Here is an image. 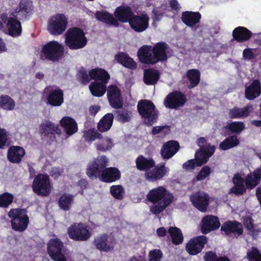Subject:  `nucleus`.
<instances>
[{"instance_id":"f257e3e1","label":"nucleus","mask_w":261,"mask_h":261,"mask_svg":"<svg viewBox=\"0 0 261 261\" xmlns=\"http://www.w3.org/2000/svg\"><path fill=\"white\" fill-rule=\"evenodd\" d=\"M168 44L165 42L155 43L153 46L143 45L138 50V57L141 63L154 65L158 62H163L168 59L167 50Z\"/></svg>"},{"instance_id":"f03ea898","label":"nucleus","mask_w":261,"mask_h":261,"mask_svg":"<svg viewBox=\"0 0 261 261\" xmlns=\"http://www.w3.org/2000/svg\"><path fill=\"white\" fill-rule=\"evenodd\" d=\"M146 198L153 204L150 206V212L158 215L163 212L172 203L173 196L165 187L159 186L150 190L146 195Z\"/></svg>"},{"instance_id":"7ed1b4c3","label":"nucleus","mask_w":261,"mask_h":261,"mask_svg":"<svg viewBox=\"0 0 261 261\" xmlns=\"http://www.w3.org/2000/svg\"><path fill=\"white\" fill-rule=\"evenodd\" d=\"M64 53L63 45L57 41H50L42 46L39 59L44 62L58 63L64 57Z\"/></svg>"},{"instance_id":"20e7f679","label":"nucleus","mask_w":261,"mask_h":261,"mask_svg":"<svg viewBox=\"0 0 261 261\" xmlns=\"http://www.w3.org/2000/svg\"><path fill=\"white\" fill-rule=\"evenodd\" d=\"M65 36V45L71 50L82 49L88 42L84 31L78 27L69 28Z\"/></svg>"},{"instance_id":"39448f33","label":"nucleus","mask_w":261,"mask_h":261,"mask_svg":"<svg viewBox=\"0 0 261 261\" xmlns=\"http://www.w3.org/2000/svg\"><path fill=\"white\" fill-rule=\"evenodd\" d=\"M139 114L144 119L143 122L147 126H150L156 121L158 111L154 103L149 100H140L137 105Z\"/></svg>"},{"instance_id":"423d86ee","label":"nucleus","mask_w":261,"mask_h":261,"mask_svg":"<svg viewBox=\"0 0 261 261\" xmlns=\"http://www.w3.org/2000/svg\"><path fill=\"white\" fill-rule=\"evenodd\" d=\"M11 219L12 228L16 231L23 232L27 229L29 224V217L24 208H11L8 213Z\"/></svg>"},{"instance_id":"0eeeda50","label":"nucleus","mask_w":261,"mask_h":261,"mask_svg":"<svg viewBox=\"0 0 261 261\" xmlns=\"http://www.w3.org/2000/svg\"><path fill=\"white\" fill-rule=\"evenodd\" d=\"M109 165V159L105 155H100L90 162L87 167L86 173L91 179H100L101 175Z\"/></svg>"},{"instance_id":"6e6552de","label":"nucleus","mask_w":261,"mask_h":261,"mask_svg":"<svg viewBox=\"0 0 261 261\" xmlns=\"http://www.w3.org/2000/svg\"><path fill=\"white\" fill-rule=\"evenodd\" d=\"M32 188L34 193L41 197H47L51 193L52 185L48 175L38 174L34 178Z\"/></svg>"},{"instance_id":"1a4fd4ad","label":"nucleus","mask_w":261,"mask_h":261,"mask_svg":"<svg viewBox=\"0 0 261 261\" xmlns=\"http://www.w3.org/2000/svg\"><path fill=\"white\" fill-rule=\"evenodd\" d=\"M68 24V18L64 14L57 13L49 18L47 30L53 35H60L64 32Z\"/></svg>"},{"instance_id":"9d476101","label":"nucleus","mask_w":261,"mask_h":261,"mask_svg":"<svg viewBox=\"0 0 261 261\" xmlns=\"http://www.w3.org/2000/svg\"><path fill=\"white\" fill-rule=\"evenodd\" d=\"M67 232L69 238L75 241H86L91 236L87 226L82 223H73L68 228Z\"/></svg>"},{"instance_id":"9b49d317","label":"nucleus","mask_w":261,"mask_h":261,"mask_svg":"<svg viewBox=\"0 0 261 261\" xmlns=\"http://www.w3.org/2000/svg\"><path fill=\"white\" fill-rule=\"evenodd\" d=\"M63 244L58 239H53L47 243V251L52 260L54 261H67L62 250Z\"/></svg>"},{"instance_id":"f8f14e48","label":"nucleus","mask_w":261,"mask_h":261,"mask_svg":"<svg viewBox=\"0 0 261 261\" xmlns=\"http://www.w3.org/2000/svg\"><path fill=\"white\" fill-rule=\"evenodd\" d=\"M48 105L51 107H60L64 102V92L59 87L47 86L44 89Z\"/></svg>"},{"instance_id":"ddd939ff","label":"nucleus","mask_w":261,"mask_h":261,"mask_svg":"<svg viewBox=\"0 0 261 261\" xmlns=\"http://www.w3.org/2000/svg\"><path fill=\"white\" fill-rule=\"evenodd\" d=\"M33 5L29 0H21L18 6L11 12L10 15L21 20L28 19L33 13Z\"/></svg>"},{"instance_id":"4468645a","label":"nucleus","mask_w":261,"mask_h":261,"mask_svg":"<svg viewBox=\"0 0 261 261\" xmlns=\"http://www.w3.org/2000/svg\"><path fill=\"white\" fill-rule=\"evenodd\" d=\"M93 244L100 251L108 252L114 250L115 240L107 233H103L95 237Z\"/></svg>"},{"instance_id":"2eb2a0df","label":"nucleus","mask_w":261,"mask_h":261,"mask_svg":"<svg viewBox=\"0 0 261 261\" xmlns=\"http://www.w3.org/2000/svg\"><path fill=\"white\" fill-rule=\"evenodd\" d=\"M186 101L187 98L184 94L179 91H174L166 96L164 103L167 108L177 109L183 107Z\"/></svg>"},{"instance_id":"dca6fc26","label":"nucleus","mask_w":261,"mask_h":261,"mask_svg":"<svg viewBox=\"0 0 261 261\" xmlns=\"http://www.w3.org/2000/svg\"><path fill=\"white\" fill-rule=\"evenodd\" d=\"M107 97L110 105L114 109H119L123 103L120 90L116 85H109L107 89Z\"/></svg>"},{"instance_id":"f3484780","label":"nucleus","mask_w":261,"mask_h":261,"mask_svg":"<svg viewBox=\"0 0 261 261\" xmlns=\"http://www.w3.org/2000/svg\"><path fill=\"white\" fill-rule=\"evenodd\" d=\"M149 17L145 13L134 15L129 23L130 28L135 32L141 33L149 27Z\"/></svg>"},{"instance_id":"a211bd4d","label":"nucleus","mask_w":261,"mask_h":261,"mask_svg":"<svg viewBox=\"0 0 261 261\" xmlns=\"http://www.w3.org/2000/svg\"><path fill=\"white\" fill-rule=\"evenodd\" d=\"M190 198L193 205L198 210L201 212L206 211L210 201L208 194L198 191L192 194Z\"/></svg>"},{"instance_id":"6ab92c4d","label":"nucleus","mask_w":261,"mask_h":261,"mask_svg":"<svg viewBox=\"0 0 261 261\" xmlns=\"http://www.w3.org/2000/svg\"><path fill=\"white\" fill-rule=\"evenodd\" d=\"M207 243V238L205 236H199L190 240L186 245L187 251L192 255L200 253Z\"/></svg>"},{"instance_id":"aec40b11","label":"nucleus","mask_w":261,"mask_h":261,"mask_svg":"<svg viewBox=\"0 0 261 261\" xmlns=\"http://www.w3.org/2000/svg\"><path fill=\"white\" fill-rule=\"evenodd\" d=\"M201 231L203 234H207L212 231L218 229L220 222L217 216L207 215L204 217L201 221Z\"/></svg>"},{"instance_id":"412c9836","label":"nucleus","mask_w":261,"mask_h":261,"mask_svg":"<svg viewBox=\"0 0 261 261\" xmlns=\"http://www.w3.org/2000/svg\"><path fill=\"white\" fill-rule=\"evenodd\" d=\"M168 169L165 167V163L155 166L147 172H145V178L150 181H156L161 180L167 174Z\"/></svg>"},{"instance_id":"4be33fe9","label":"nucleus","mask_w":261,"mask_h":261,"mask_svg":"<svg viewBox=\"0 0 261 261\" xmlns=\"http://www.w3.org/2000/svg\"><path fill=\"white\" fill-rule=\"evenodd\" d=\"M221 230L227 236L232 233L234 236H239L243 233L242 224L236 220L225 222L221 227Z\"/></svg>"},{"instance_id":"5701e85b","label":"nucleus","mask_w":261,"mask_h":261,"mask_svg":"<svg viewBox=\"0 0 261 261\" xmlns=\"http://www.w3.org/2000/svg\"><path fill=\"white\" fill-rule=\"evenodd\" d=\"M25 154L24 149L19 146H10L7 151V159L11 163L19 164Z\"/></svg>"},{"instance_id":"b1692460","label":"nucleus","mask_w":261,"mask_h":261,"mask_svg":"<svg viewBox=\"0 0 261 261\" xmlns=\"http://www.w3.org/2000/svg\"><path fill=\"white\" fill-rule=\"evenodd\" d=\"M114 15L117 21L123 23H129L135 14L130 7L121 5L116 9Z\"/></svg>"},{"instance_id":"393cba45","label":"nucleus","mask_w":261,"mask_h":261,"mask_svg":"<svg viewBox=\"0 0 261 261\" xmlns=\"http://www.w3.org/2000/svg\"><path fill=\"white\" fill-rule=\"evenodd\" d=\"M179 144L177 141L170 140L165 143L161 149L162 158L167 160L171 158L179 150Z\"/></svg>"},{"instance_id":"a878e982","label":"nucleus","mask_w":261,"mask_h":261,"mask_svg":"<svg viewBox=\"0 0 261 261\" xmlns=\"http://www.w3.org/2000/svg\"><path fill=\"white\" fill-rule=\"evenodd\" d=\"M260 94L261 83L258 80H254L248 86H245V97L247 99L254 100Z\"/></svg>"},{"instance_id":"bb28decb","label":"nucleus","mask_w":261,"mask_h":261,"mask_svg":"<svg viewBox=\"0 0 261 261\" xmlns=\"http://www.w3.org/2000/svg\"><path fill=\"white\" fill-rule=\"evenodd\" d=\"M120 178L121 172L118 168L107 167L99 179L106 183H112L119 180Z\"/></svg>"},{"instance_id":"cd10ccee","label":"nucleus","mask_w":261,"mask_h":261,"mask_svg":"<svg viewBox=\"0 0 261 261\" xmlns=\"http://www.w3.org/2000/svg\"><path fill=\"white\" fill-rule=\"evenodd\" d=\"M8 34L12 37L20 36L22 33V26L20 21L14 16L10 17L6 23Z\"/></svg>"},{"instance_id":"c85d7f7f","label":"nucleus","mask_w":261,"mask_h":261,"mask_svg":"<svg viewBox=\"0 0 261 261\" xmlns=\"http://www.w3.org/2000/svg\"><path fill=\"white\" fill-rule=\"evenodd\" d=\"M201 15L199 12L185 11L181 14V20L187 26L192 27L200 22Z\"/></svg>"},{"instance_id":"c756f323","label":"nucleus","mask_w":261,"mask_h":261,"mask_svg":"<svg viewBox=\"0 0 261 261\" xmlns=\"http://www.w3.org/2000/svg\"><path fill=\"white\" fill-rule=\"evenodd\" d=\"M115 60L123 67L130 70H135L137 67L136 62L127 54L118 52L115 56Z\"/></svg>"},{"instance_id":"7c9ffc66","label":"nucleus","mask_w":261,"mask_h":261,"mask_svg":"<svg viewBox=\"0 0 261 261\" xmlns=\"http://www.w3.org/2000/svg\"><path fill=\"white\" fill-rule=\"evenodd\" d=\"M233 39L237 42L242 43L249 40L252 36V33L244 27H238L232 31Z\"/></svg>"},{"instance_id":"2f4dec72","label":"nucleus","mask_w":261,"mask_h":261,"mask_svg":"<svg viewBox=\"0 0 261 261\" xmlns=\"http://www.w3.org/2000/svg\"><path fill=\"white\" fill-rule=\"evenodd\" d=\"M215 149L214 146L210 144H206L205 147L201 148L196 152L195 156L198 158L202 165L207 162L209 158L214 153Z\"/></svg>"},{"instance_id":"473e14b6","label":"nucleus","mask_w":261,"mask_h":261,"mask_svg":"<svg viewBox=\"0 0 261 261\" xmlns=\"http://www.w3.org/2000/svg\"><path fill=\"white\" fill-rule=\"evenodd\" d=\"M252 110L251 105H248L243 108L234 107L229 110L228 114L230 119L241 118L248 117Z\"/></svg>"},{"instance_id":"72a5a7b5","label":"nucleus","mask_w":261,"mask_h":261,"mask_svg":"<svg viewBox=\"0 0 261 261\" xmlns=\"http://www.w3.org/2000/svg\"><path fill=\"white\" fill-rule=\"evenodd\" d=\"M136 168L139 171L147 172L155 166V161L152 158H146L139 155L136 159Z\"/></svg>"},{"instance_id":"f704fd0d","label":"nucleus","mask_w":261,"mask_h":261,"mask_svg":"<svg viewBox=\"0 0 261 261\" xmlns=\"http://www.w3.org/2000/svg\"><path fill=\"white\" fill-rule=\"evenodd\" d=\"M60 125L62 127L65 133L68 136H71L75 133L77 130V124L75 120L68 116L63 117L60 122Z\"/></svg>"},{"instance_id":"c9c22d12","label":"nucleus","mask_w":261,"mask_h":261,"mask_svg":"<svg viewBox=\"0 0 261 261\" xmlns=\"http://www.w3.org/2000/svg\"><path fill=\"white\" fill-rule=\"evenodd\" d=\"M247 188L252 190L259 184L261 181V167H258L246 176Z\"/></svg>"},{"instance_id":"e433bc0d","label":"nucleus","mask_w":261,"mask_h":261,"mask_svg":"<svg viewBox=\"0 0 261 261\" xmlns=\"http://www.w3.org/2000/svg\"><path fill=\"white\" fill-rule=\"evenodd\" d=\"M40 132L41 134L44 135L47 137H50V136H55V135H59L61 134V130L58 125H56L51 121H47L45 123L41 124ZM56 139L55 136L54 137Z\"/></svg>"},{"instance_id":"4c0bfd02","label":"nucleus","mask_w":261,"mask_h":261,"mask_svg":"<svg viewBox=\"0 0 261 261\" xmlns=\"http://www.w3.org/2000/svg\"><path fill=\"white\" fill-rule=\"evenodd\" d=\"M160 77V74L157 70L149 68L144 70L143 82L147 85H155Z\"/></svg>"},{"instance_id":"58836bf2","label":"nucleus","mask_w":261,"mask_h":261,"mask_svg":"<svg viewBox=\"0 0 261 261\" xmlns=\"http://www.w3.org/2000/svg\"><path fill=\"white\" fill-rule=\"evenodd\" d=\"M95 16L97 20L107 24L115 27L119 25L117 20L107 11H97Z\"/></svg>"},{"instance_id":"ea45409f","label":"nucleus","mask_w":261,"mask_h":261,"mask_svg":"<svg viewBox=\"0 0 261 261\" xmlns=\"http://www.w3.org/2000/svg\"><path fill=\"white\" fill-rule=\"evenodd\" d=\"M90 75L93 80L101 81V83L106 84L110 79L109 73L102 68H94L90 70Z\"/></svg>"},{"instance_id":"a19ab883","label":"nucleus","mask_w":261,"mask_h":261,"mask_svg":"<svg viewBox=\"0 0 261 261\" xmlns=\"http://www.w3.org/2000/svg\"><path fill=\"white\" fill-rule=\"evenodd\" d=\"M114 120V115L112 113L105 114L97 124L98 130L103 133L109 130L112 126Z\"/></svg>"},{"instance_id":"79ce46f5","label":"nucleus","mask_w":261,"mask_h":261,"mask_svg":"<svg viewBox=\"0 0 261 261\" xmlns=\"http://www.w3.org/2000/svg\"><path fill=\"white\" fill-rule=\"evenodd\" d=\"M200 72L197 69L188 70L186 72V76L189 81V89H192L197 86L200 81Z\"/></svg>"},{"instance_id":"37998d69","label":"nucleus","mask_w":261,"mask_h":261,"mask_svg":"<svg viewBox=\"0 0 261 261\" xmlns=\"http://www.w3.org/2000/svg\"><path fill=\"white\" fill-rule=\"evenodd\" d=\"M74 201V196L70 194L64 193L58 200V205L61 210L69 211Z\"/></svg>"},{"instance_id":"c03bdc74","label":"nucleus","mask_w":261,"mask_h":261,"mask_svg":"<svg viewBox=\"0 0 261 261\" xmlns=\"http://www.w3.org/2000/svg\"><path fill=\"white\" fill-rule=\"evenodd\" d=\"M240 141L236 135H232L225 139L219 145V148L222 150H227L238 146Z\"/></svg>"},{"instance_id":"a18cd8bd","label":"nucleus","mask_w":261,"mask_h":261,"mask_svg":"<svg viewBox=\"0 0 261 261\" xmlns=\"http://www.w3.org/2000/svg\"><path fill=\"white\" fill-rule=\"evenodd\" d=\"M89 89L93 96L101 97L106 93L107 87L105 84H102L100 82H93L89 86Z\"/></svg>"},{"instance_id":"49530a36","label":"nucleus","mask_w":261,"mask_h":261,"mask_svg":"<svg viewBox=\"0 0 261 261\" xmlns=\"http://www.w3.org/2000/svg\"><path fill=\"white\" fill-rule=\"evenodd\" d=\"M15 101L8 95L0 96V108L6 111H12L15 108Z\"/></svg>"},{"instance_id":"de8ad7c7","label":"nucleus","mask_w":261,"mask_h":261,"mask_svg":"<svg viewBox=\"0 0 261 261\" xmlns=\"http://www.w3.org/2000/svg\"><path fill=\"white\" fill-rule=\"evenodd\" d=\"M173 244L179 245L183 242V236L180 229L176 227H170L168 231Z\"/></svg>"},{"instance_id":"09e8293b","label":"nucleus","mask_w":261,"mask_h":261,"mask_svg":"<svg viewBox=\"0 0 261 261\" xmlns=\"http://www.w3.org/2000/svg\"><path fill=\"white\" fill-rule=\"evenodd\" d=\"M91 79L92 78L90 75V71L88 73L87 71L83 67H81L79 69L76 73V80L81 84L86 85Z\"/></svg>"},{"instance_id":"8fccbe9b","label":"nucleus","mask_w":261,"mask_h":261,"mask_svg":"<svg viewBox=\"0 0 261 261\" xmlns=\"http://www.w3.org/2000/svg\"><path fill=\"white\" fill-rule=\"evenodd\" d=\"M225 128L231 133L240 134L245 129V125L242 121H234L227 124Z\"/></svg>"},{"instance_id":"3c124183","label":"nucleus","mask_w":261,"mask_h":261,"mask_svg":"<svg viewBox=\"0 0 261 261\" xmlns=\"http://www.w3.org/2000/svg\"><path fill=\"white\" fill-rule=\"evenodd\" d=\"M13 195L8 192H5L0 194V207L7 208L13 202Z\"/></svg>"},{"instance_id":"603ef678","label":"nucleus","mask_w":261,"mask_h":261,"mask_svg":"<svg viewBox=\"0 0 261 261\" xmlns=\"http://www.w3.org/2000/svg\"><path fill=\"white\" fill-rule=\"evenodd\" d=\"M111 195L116 199L121 200L123 198L124 189L120 185H113L110 189Z\"/></svg>"},{"instance_id":"864d4df0","label":"nucleus","mask_w":261,"mask_h":261,"mask_svg":"<svg viewBox=\"0 0 261 261\" xmlns=\"http://www.w3.org/2000/svg\"><path fill=\"white\" fill-rule=\"evenodd\" d=\"M101 141L96 145V149L102 152H106L110 150L113 146V141L111 139L106 137L105 139H100Z\"/></svg>"},{"instance_id":"5fc2aeb1","label":"nucleus","mask_w":261,"mask_h":261,"mask_svg":"<svg viewBox=\"0 0 261 261\" xmlns=\"http://www.w3.org/2000/svg\"><path fill=\"white\" fill-rule=\"evenodd\" d=\"M84 137L87 142H92L96 139H102V135L95 129L88 130L84 133Z\"/></svg>"},{"instance_id":"6e6d98bb","label":"nucleus","mask_w":261,"mask_h":261,"mask_svg":"<svg viewBox=\"0 0 261 261\" xmlns=\"http://www.w3.org/2000/svg\"><path fill=\"white\" fill-rule=\"evenodd\" d=\"M247 256L249 261H261V253L255 247H252L251 250L248 251Z\"/></svg>"},{"instance_id":"4d7b16f0","label":"nucleus","mask_w":261,"mask_h":261,"mask_svg":"<svg viewBox=\"0 0 261 261\" xmlns=\"http://www.w3.org/2000/svg\"><path fill=\"white\" fill-rule=\"evenodd\" d=\"M194 159L188 160L183 164L182 167L186 170H192L196 167H200L202 166V163L200 162L198 158L195 156Z\"/></svg>"},{"instance_id":"13d9d810","label":"nucleus","mask_w":261,"mask_h":261,"mask_svg":"<svg viewBox=\"0 0 261 261\" xmlns=\"http://www.w3.org/2000/svg\"><path fill=\"white\" fill-rule=\"evenodd\" d=\"M211 173V169L208 166L203 167L196 176L197 181H201L208 176Z\"/></svg>"},{"instance_id":"bf43d9fd","label":"nucleus","mask_w":261,"mask_h":261,"mask_svg":"<svg viewBox=\"0 0 261 261\" xmlns=\"http://www.w3.org/2000/svg\"><path fill=\"white\" fill-rule=\"evenodd\" d=\"M149 261H160L163 257V253L160 249H153L149 253Z\"/></svg>"},{"instance_id":"052dcab7","label":"nucleus","mask_w":261,"mask_h":261,"mask_svg":"<svg viewBox=\"0 0 261 261\" xmlns=\"http://www.w3.org/2000/svg\"><path fill=\"white\" fill-rule=\"evenodd\" d=\"M8 140V135L7 130L0 128V149H4Z\"/></svg>"},{"instance_id":"680f3d73","label":"nucleus","mask_w":261,"mask_h":261,"mask_svg":"<svg viewBox=\"0 0 261 261\" xmlns=\"http://www.w3.org/2000/svg\"><path fill=\"white\" fill-rule=\"evenodd\" d=\"M170 126L167 125L154 126L152 128L151 134L155 135L163 132L165 134H168L170 132Z\"/></svg>"},{"instance_id":"e2e57ef3","label":"nucleus","mask_w":261,"mask_h":261,"mask_svg":"<svg viewBox=\"0 0 261 261\" xmlns=\"http://www.w3.org/2000/svg\"><path fill=\"white\" fill-rule=\"evenodd\" d=\"M246 186H234L230 189V193L240 196L243 195L246 191Z\"/></svg>"},{"instance_id":"0e129e2a","label":"nucleus","mask_w":261,"mask_h":261,"mask_svg":"<svg viewBox=\"0 0 261 261\" xmlns=\"http://www.w3.org/2000/svg\"><path fill=\"white\" fill-rule=\"evenodd\" d=\"M243 222L247 229L251 231L254 230L253 220L251 217L248 216L243 217Z\"/></svg>"},{"instance_id":"69168bd1","label":"nucleus","mask_w":261,"mask_h":261,"mask_svg":"<svg viewBox=\"0 0 261 261\" xmlns=\"http://www.w3.org/2000/svg\"><path fill=\"white\" fill-rule=\"evenodd\" d=\"M246 177L245 179L242 178L239 174H236L233 177V183L234 186H245L247 187Z\"/></svg>"},{"instance_id":"338daca9","label":"nucleus","mask_w":261,"mask_h":261,"mask_svg":"<svg viewBox=\"0 0 261 261\" xmlns=\"http://www.w3.org/2000/svg\"><path fill=\"white\" fill-rule=\"evenodd\" d=\"M243 57L245 60H251L254 59L256 56L253 53L252 48H246L243 50Z\"/></svg>"},{"instance_id":"774afa93","label":"nucleus","mask_w":261,"mask_h":261,"mask_svg":"<svg viewBox=\"0 0 261 261\" xmlns=\"http://www.w3.org/2000/svg\"><path fill=\"white\" fill-rule=\"evenodd\" d=\"M218 257L215 252L209 251L206 252L203 258L204 261H216Z\"/></svg>"}]
</instances>
